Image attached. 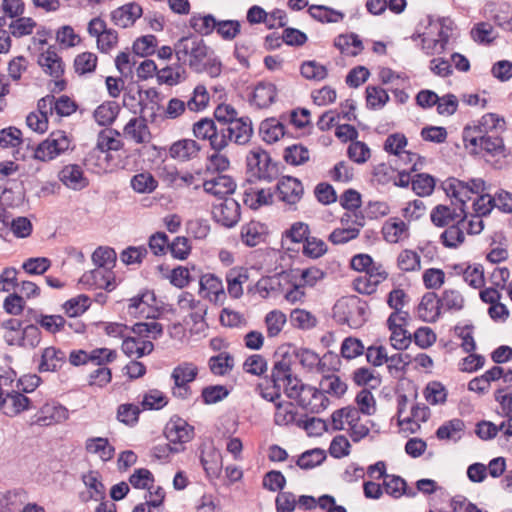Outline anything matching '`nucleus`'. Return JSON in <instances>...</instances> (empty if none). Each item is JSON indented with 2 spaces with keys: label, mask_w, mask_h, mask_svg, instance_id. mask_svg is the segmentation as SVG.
I'll return each instance as SVG.
<instances>
[{
  "label": "nucleus",
  "mask_w": 512,
  "mask_h": 512,
  "mask_svg": "<svg viewBox=\"0 0 512 512\" xmlns=\"http://www.w3.org/2000/svg\"><path fill=\"white\" fill-rule=\"evenodd\" d=\"M68 418V410L55 404H45L37 416L36 423L41 426H49L54 422H61Z\"/></svg>",
  "instance_id": "nucleus-32"
},
{
  "label": "nucleus",
  "mask_w": 512,
  "mask_h": 512,
  "mask_svg": "<svg viewBox=\"0 0 512 512\" xmlns=\"http://www.w3.org/2000/svg\"><path fill=\"white\" fill-rule=\"evenodd\" d=\"M450 200L451 206L439 204L432 209L430 219L435 226H450L457 223V221L466 219V207H462L461 203H457L453 198H450Z\"/></svg>",
  "instance_id": "nucleus-11"
},
{
  "label": "nucleus",
  "mask_w": 512,
  "mask_h": 512,
  "mask_svg": "<svg viewBox=\"0 0 512 512\" xmlns=\"http://www.w3.org/2000/svg\"><path fill=\"white\" fill-rule=\"evenodd\" d=\"M186 71L181 64H177L176 67L166 66L157 71V81L159 84H167L174 86L185 80Z\"/></svg>",
  "instance_id": "nucleus-42"
},
{
  "label": "nucleus",
  "mask_w": 512,
  "mask_h": 512,
  "mask_svg": "<svg viewBox=\"0 0 512 512\" xmlns=\"http://www.w3.org/2000/svg\"><path fill=\"white\" fill-rule=\"evenodd\" d=\"M424 397L431 405H441L447 400V389L438 381H432L424 389Z\"/></svg>",
  "instance_id": "nucleus-52"
},
{
  "label": "nucleus",
  "mask_w": 512,
  "mask_h": 512,
  "mask_svg": "<svg viewBox=\"0 0 512 512\" xmlns=\"http://www.w3.org/2000/svg\"><path fill=\"white\" fill-rule=\"evenodd\" d=\"M408 319V313H391L386 320L388 329L391 331L390 344L396 350L403 351L412 342V333L406 329Z\"/></svg>",
  "instance_id": "nucleus-10"
},
{
  "label": "nucleus",
  "mask_w": 512,
  "mask_h": 512,
  "mask_svg": "<svg viewBox=\"0 0 512 512\" xmlns=\"http://www.w3.org/2000/svg\"><path fill=\"white\" fill-rule=\"evenodd\" d=\"M311 17L321 23H336L344 18V14L324 5H311L308 9Z\"/></svg>",
  "instance_id": "nucleus-44"
},
{
  "label": "nucleus",
  "mask_w": 512,
  "mask_h": 512,
  "mask_svg": "<svg viewBox=\"0 0 512 512\" xmlns=\"http://www.w3.org/2000/svg\"><path fill=\"white\" fill-rule=\"evenodd\" d=\"M441 307L446 310L459 311L464 307V298L461 293L454 289H446L439 298Z\"/></svg>",
  "instance_id": "nucleus-60"
},
{
  "label": "nucleus",
  "mask_w": 512,
  "mask_h": 512,
  "mask_svg": "<svg viewBox=\"0 0 512 512\" xmlns=\"http://www.w3.org/2000/svg\"><path fill=\"white\" fill-rule=\"evenodd\" d=\"M120 106L115 101H107L101 104L94 111L95 121L101 126L112 124L119 114Z\"/></svg>",
  "instance_id": "nucleus-39"
},
{
  "label": "nucleus",
  "mask_w": 512,
  "mask_h": 512,
  "mask_svg": "<svg viewBox=\"0 0 512 512\" xmlns=\"http://www.w3.org/2000/svg\"><path fill=\"white\" fill-rule=\"evenodd\" d=\"M214 217L225 227H233L240 219V206L234 199H225L215 208Z\"/></svg>",
  "instance_id": "nucleus-20"
},
{
  "label": "nucleus",
  "mask_w": 512,
  "mask_h": 512,
  "mask_svg": "<svg viewBox=\"0 0 512 512\" xmlns=\"http://www.w3.org/2000/svg\"><path fill=\"white\" fill-rule=\"evenodd\" d=\"M124 133L137 143H144L150 133L145 119L132 118L124 127Z\"/></svg>",
  "instance_id": "nucleus-49"
},
{
  "label": "nucleus",
  "mask_w": 512,
  "mask_h": 512,
  "mask_svg": "<svg viewBox=\"0 0 512 512\" xmlns=\"http://www.w3.org/2000/svg\"><path fill=\"white\" fill-rule=\"evenodd\" d=\"M200 150L199 144L193 139H182L172 144L170 156L181 160H188L197 155Z\"/></svg>",
  "instance_id": "nucleus-37"
},
{
  "label": "nucleus",
  "mask_w": 512,
  "mask_h": 512,
  "mask_svg": "<svg viewBox=\"0 0 512 512\" xmlns=\"http://www.w3.org/2000/svg\"><path fill=\"white\" fill-rule=\"evenodd\" d=\"M142 7L135 3H128L111 12L112 22L121 28L132 26L142 16Z\"/></svg>",
  "instance_id": "nucleus-18"
},
{
  "label": "nucleus",
  "mask_w": 512,
  "mask_h": 512,
  "mask_svg": "<svg viewBox=\"0 0 512 512\" xmlns=\"http://www.w3.org/2000/svg\"><path fill=\"white\" fill-rule=\"evenodd\" d=\"M203 189L219 199H224L227 195L233 194L236 189V183L231 176L218 175L211 180L203 182Z\"/></svg>",
  "instance_id": "nucleus-19"
},
{
  "label": "nucleus",
  "mask_w": 512,
  "mask_h": 512,
  "mask_svg": "<svg viewBox=\"0 0 512 512\" xmlns=\"http://www.w3.org/2000/svg\"><path fill=\"white\" fill-rule=\"evenodd\" d=\"M386 494L398 499L402 496L415 497L417 492L414 488L408 487L402 477L386 473Z\"/></svg>",
  "instance_id": "nucleus-35"
},
{
  "label": "nucleus",
  "mask_w": 512,
  "mask_h": 512,
  "mask_svg": "<svg viewBox=\"0 0 512 512\" xmlns=\"http://www.w3.org/2000/svg\"><path fill=\"white\" fill-rule=\"evenodd\" d=\"M197 374L198 369L194 364L184 362L173 369L171 377L174 380L175 387H184L194 381Z\"/></svg>",
  "instance_id": "nucleus-41"
},
{
  "label": "nucleus",
  "mask_w": 512,
  "mask_h": 512,
  "mask_svg": "<svg viewBox=\"0 0 512 512\" xmlns=\"http://www.w3.org/2000/svg\"><path fill=\"white\" fill-rule=\"evenodd\" d=\"M189 23L190 27L195 32L202 36H207L216 30L218 20L212 14H207L204 16L194 14L190 18Z\"/></svg>",
  "instance_id": "nucleus-43"
},
{
  "label": "nucleus",
  "mask_w": 512,
  "mask_h": 512,
  "mask_svg": "<svg viewBox=\"0 0 512 512\" xmlns=\"http://www.w3.org/2000/svg\"><path fill=\"white\" fill-rule=\"evenodd\" d=\"M200 462L209 477H218L222 469V456L214 446H204Z\"/></svg>",
  "instance_id": "nucleus-26"
},
{
  "label": "nucleus",
  "mask_w": 512,
  "mask_h": 512,
  "mask_svg": "<svg viewBox=\"0 0 512 512\" xmlns=\"http://www.w3.org/2000/svg\"><path fill=\"white\" fill-rule=\"evenodd\" d=\"M209 102V94L203 85L194 88L193 96L187 101L186 106L190 111L198 112L203 110Z\"/></svg>",
  "instance_id": "nucleus-62"
},
{
  "label": "nucleus",
  "mask_w": 512,
  "mask_h": 512,
  "mask_svg": "<svg viewBox=\"0 0 512 512\" xmlns=\"http://www.w3.org/2000/svg\"><path fill=\"white\" fill-rule=\"evenodd\" d=\"M277 96V89L275 84L270 82H259L250 99L258 108H268L275 102Z\"/></svg>",
  "instance_id": "nucleus-27"
},
{
  "label": "nucleus",
  "mask_w": 512,
  "mask_h": 512,
  "mask_svg": "<svg viewBox=\"0 0 512 512\" xmlns=\"http://www.w3.org/2000/svg\"><path fill=\"white\" fill-rule=\"evenodd\" d=\"M440 299L434 292H427L422 296V299L417 307V314L424 322H435L440 315Z\"/></svg>",
  "instance_id": "nucleus-21"
},
{
  "label": "nucleus",
  "mask_w": 512,
  "mask_h": 512,
  "mask_svg": "<svg viewBox=\"0 0 512 512\" xmlns=\"http://www.w3.org/2000/svg\"><path fill=\"white\" fill-rule=\"evenodd\" d=\"M431 29L437 31V37H423L422 50L427 55L441 54L451 49V38L453 37L454 22L449 17H441L436 21L429 19Z\"/></svg>",
  "instance_id": "nucleus-6"
},
{
  "label": "nucleus",
  "mask_w": 512,
  "mask_h": 512,
  "mask_svg": "<svg viewBox=\"0 0 512 512\" xmlns=\"http://www.w3.org/2000/svg\"><path fill=\"white\" fill-rule=\"evenodd\" d=\"M341 356L347 360L354 359L364 353V345L355 337H347L341 344Z\"/></svg>",
  "instance_id": "nucleus-61"
},
{
  "label": "nucleus",
  "mask_w": 512,
  "mask_h": 512,
  "mask_svg": "<svg viewBox=\"0 0 512 512\" xmlns=\"http://www.w3.org/2000/svg\"><path fill=\"white\" fill-rule=\"evenodd\" d=\"M175 55L179 62L186 63L196 73H200L202 64L213 55V51L206 45L203 39L197 36H185L174 45Z\"/></svg>",
  "instance_id": "nucleus-4"
},
{
  "label": "nucleus",
  "mask_w": 512,
  "mask_h": 512,
  "mask_svg": "<svg viewBox=\"0 0 512 512\" xmlns=\"http://www.w3.org/2000/svg\"><path fill=\"white\" fill-rule=\"evenodd\" d=\"M200 289L207 291L209 295H213L214 297H210V300L215 304L223 305L226 299V294L224 291L222 280L214 274H205L202 275L199 281Z\"/></svg>",
  "instance_id": "nucleus-28"
},
{
  "label": "nucleus",
  "mask_w": 512,
  "mask_h": 512,
  "mask_svg": "<svg viewBox=\"0 0 512 512\" xmlns=\"http://www.w3.org/2000/svg\"><path fill=\"white\" fill-rule=\"evenodd\" d=\"M463 141L465 147L472 154H486L496 157H506V147L503 139L496 133H489L481 127L466 126L463 130Z\"/></svg>",
  "instance_id": "nucleus-3"
},
{
  "label": "nucleus",
  "mask_w": 512,
  "mask_h": 512,
  "mask_svg": "<svg viewBox=\"0 0 512 512\" xmlns=\"http://www.w3.org/2000/svg\"><path fill=\"white\" fill-rule=\"evenodd\" d=\"M97 56L92 52H83L74 59V69L79 75L92 73L97 66Z\"/></svg>",
  "instance_id": "nucleus-56"
},
{
  "label": "nucleus",
  "mask_w": 512,
  "mask_h": 512,
  "mask_svg": "<svg viewBox=\"0 0 512 512\" xmlns=\"http://www.w3.org/2000/svg\"><path fill=\"white\" fill-rule=\"evenodd\" d=\"M193 134L198 139L209 140L214 151H222L229 144L225 135L220 134L215 121L207 117L193 124Z\"/></svg>",
  "instance_id": "nucleus-12"
},
{
  "label": "nucleus",
  "mask_w": 512,
  "mask_h": 512,
  "mask_svg": "<svg viewBox=\"0 0 512 512\" xmlns=\"http://www.w3.org/2000/svg\"><path fill=\"white\" fill-rule=\"evenodd\" d=\"M464 430V421L459 418H453L439 426L435 435L439 440H451L453 442H457L462 438Z\"/></svg>",
  "instance_id": "nucleus-31"
},
{
  "label": "nucleus",
  "mask_w": 512,
  "mask_h": 512,
  "mask_svg": "<svg viewBox=\"0 0 512 512\" xmlns=\"http://www.w3.org/2000/svg\"><path fill=\"white\" fill-rule=\"evenodd\" d=\"M366 304L357 296L342 297L333 306V318L350 328H359L365 322Z\"/></svg>",
  "instance_id": "nucleus-5"
},
{
  "label": "nucleus",
  "mask_w": 512,
  "mask_h": 512,
  "mask_svg": "<svg viewBox=\"0 0 512 512\" xmlns=\"http://www.w3.org/2000/svg\"><path fill=\"white\" fill-rule=\"evenodd\" d=\"M301 75L308 80H323L327 77V69L325 66L316 61H306L300 67Z\"/></svg>",
  "instance_id": "nucleus-59"
},
{
  "label": "nucleus",
  "mask_w": 512,
  "mask_h": 512,
  "mask_svg": "<svg viewBox=\"0 0 512 512\" xmlns=\"http://www.w3.org/2000/svg\"><path fill=\"white\" fill-rule=\"evenodd\" d=\"M319 386L325 395L329 394L336 398L342 397L347 391V384L336 374L324 375Z\"/></svg>",
  "instance_id": "nucleus-40"
},
{
  "label": "nucleus",
  "mask_w": 512,
  "mask_h": 512,
  "mask_svg": "<svg viewBox=\"0 0 512 512\" xmlns=\"http://www.w3.org/2000/svg\"><path fill=\"white\" fill-rule=\"evenodd\" d=\"M30 399L19 391H12L3 395L0 392V409L2 412L13 417L29 408Z\"/></svg>",
  "instance_id": "nucleus-16"
},
{
  "label": "nucleus",
  "mask_w": 512,
  "mask_h": 512,
  "mask_svg": "<svg viewBox=\"0 0 512 512\" xmlns=\"http://www.w3.org/2000/svg\"><path fill=\"white\" fill-rule=\"evenodd\" d=\"M443 191L448 198H453L462 207H466L468 200L473 195L480 196L485 190V182L480 178L471 179L469 182H463L455 177H449L441 184Z\"/></svg>",
  "instance_id": "nucleus-7"
},
{
  "label": "nucleus",
  "mask_w": 512,
  "mask_h": 512,
  "mask_svg": "<svg viewBox=\"0 0 512 512\" xmlns=\"http://www.w3.org/2000/svg\"><path fill=\"white\" fill-rule=\"evenodd\" d=\"M214 118L220 134L225 135L229 142L245 145L250 141L253 135L251 119L238 118V112L233 106L219 104L214 110Z\"/></svg>",
  "instance_id": "nucleus-1"
},
{
  "label": "nucleus",
  "mask_w": 512,
  "mask_h": 512,
  "mask_svg": "<svg viewBox=\"0 0 512 512\" xmlns=\"http://www.w3.org/2000/svg\"><path fill=\"white\" fill-rule=\"evenodd\" d=\"M119 132L113 129L102 130L99 132L97 137L96 148L101 152L118 151L122 148V142L115 136H118Z\"/></svg>",
  "instance_id": "nucleus-47"
},
{
  "label": "nucleus",
  "mask_w": 512,
  "mask_h": 512,
  "mask_svg": "<svg viewBox=\"0 0 512 512\" xmlns=\"http://www.w3.org/2000/svg\"><path fill=\"white\" fill-rule=\"evenodd\" d=\"M284 393L289 399H293L297 402V405H300V401L304 396L305 389L308 384H304L300 379L296 376L290 377L285 381Z\"/></svg>",
  "instance_id": "nucleus-63"
},
{
  "label": "nucleus",
  "mask_w": 512,
  "mask_h": 512,
  "mask_svg": "<svg viewBox=\"0 0 512 512\" xmlns=\"http://www.w3.org/2000/svg\"><path fill=\"white\" fill-rule=\"evenodd\" d=\"M154 349V345L151 341H143L141 346L138 345V341L134 337H126L122 343V350L127 356L136 354L137 357H142L146 354H150Z\"/></svg>",
  "instance_id": "nucleus-54"
},
{
  "label": "nucleus",
  "mask_w": 512,
  "mask_h": 512,
  "mask_svg": "<svg viewBox=\"0 0 512 512\" xmlns=\"http://www.w3.org/2000/svg\"><path fill=\"white\" fill-rule=\"evenodd\" d=\"M117 259L116 252L110 247H98L92 254V261L94 265L109 271L115 266Z\"/></svg>",
  "instance_id": "nucleus-48"
},
{
  "label": "nucleus",
  "mask_w": 512,
  "mask_h": 512,
  "mask_svg": "<svg viewBox=\"0 0 512 512\" xmlns=\"http://www.w3.org/2000/svg\"><path fill=\"white\" fill-rule=\"evenodd\" d=\"M384 280V275L378 270L366 271L364 275L357 277L354 282V288L361 294H372L377 290L378 285Z\"/></svg>",
  "instance_id": "nucleus-30"
},
{
  "label": "nucleus",
  "mask_w": 512,
  "mask_h": 512,
  "mask_svg": "<svg viewBox=\"0 0 512 512\" xmlns=\"http://www.w3.org/2000/svg\"><path fill=\"white\" fill-rule=\"evenodd\" d=\"M409 237L408 225L398 219H393V222L386 223V242L398 243L404 241Z\"/></svg>",
  "instance_id": "nucleus-53"
},
{
  "label": "nucleus",
  "mask_w": 512,
  "mask_h": 512,
  "mask_svg": "<svg viewBox=\"0 0 512 512\" xmlns=\"http://www.w3.org/2000/svg\"><path fill=\"white\" fill-rule=\"evenodd\" d=\"M283 158L287 164L299 166L309 161V150L301 144H293L285 148Z\"/></svg>",
  "instance_id": "nucleus-51"
},
{
  "label": "nucleus",
  "mask_w": 512,
  "mask_h": 512,
  "mask_svg": "<svg viewBox=\"0 0 512 512\" xmlns=\"http://www.w3.org/2000/svg\"><path fill=\"white\" fill-rule=\"evenodd\" d=\"M259 133L263 141L271 144L285 135V126L276 118H267L260 123Z\"/></svg>",
  "instance_id": "nucleus-34"
},
{
  "label": "nucleus",
  "mask_w": 512,
  "mask_h": 512,
  "mask_svg": "<svg viewBox=\"0 0 512 512\" xmlns=\"http://www.w3.org/2000/svg\"><path fill=\"white\" fill-rule=\"evenodd\" d=\"M249 279L245 268H232L226 274L227 291L230 297L239 299L243 295L242 285Z\"/></svg>",
  "instance_id": "nucleus-29"
},
{
  "label": "nucleus",
  "mask_w": 512,
  "mask_h": 512,
  "mask_svg": "<svg viewBox=\"0 0 512 512\" xmlns=\"http://www.w3.org/2000/svg\"><path fill=\"white\" fill-rule=\"evenodd\" d=\"M90 306V298L84 294L67 300L63 309L68 317H77L83 314Z\"/></svg>",
  "instance_id": "nucleus-55"
},
{
  "label": "nucleus",
  "mask_w": 512,
  "mask_h": 512,
  "mask_svg": "<svg viewBox=\"0 0 512 512\" xmlns=\"http://www.w3.org/2000/svg\"><path fill=\"white\" fill-rule=\"evenodd\" d=\"M79 282L90 288L105 289L107 291H112L115 288L113 272L99 267L85 272Z\"/></svg>",
  "instance_id": "nucleus-13"
},
{
  "label": "nucleus",
  "mask_w": 512,
  "mask_h": 512,
  "mask_svg": "<svg viewBox=\"0 0 512 512\" xmlns=\"http://www.w3.org/2000/svg\"><path fill=\"white\" fill-rule=\"evenodd\" d=\"M325 459V451L320 448H314L303 452L297 458L296 465L303 470H309L322 464Z\"/></svg>",
  "instance_id": "nucleus-45"
},
{
  "label": "nucleus",
  "mask_w": 512,
  "mask_h": 512,
  "mask_svg": "<svg viewBox=\"0 0 512 512\" xmlns=\"http://www.w3.org/2000/svg\"><path fill=\"white\" fill-rule=\"evenodd\" d=\"M466 226V219L463 221H457L445 229L440 239L442 244L446 248L455 249L459 247L465 240L464 227Z\"/></svg>",
  "instance_id": "nucleus-33"
},
{
  "label": "nucleus",
  "mask_w": 512,
  "mask_h": 512,
  "mask_svg": "<svg viewBox=\"0 0 512 512\" xmlns=\"http://www.w3.org/2000/svg\"><path fill=\"white\" fill-rule=\"evenodd\" d=\"M131 186L138 193H151L157 188V181L150 173H139L132 177Z\"/></svg>",
  "instance_id": "nucleus-58"
},
{
  "label": "nucleus",
  "mask_w": 512,
  "mask_h": 512,
  "mask_svg": "<svg viewBox=\"0 0 512 512\" xmlns=\"http://www.w3.org/2000/svg\"><path fill=\"white\" fill-rule=\"evenodd\" d=\"M27 312L34 314L35 322L51 334L60 332L67 324L65 318L61 315L36 314L33 309H28Z\"/></svg>",
  "instance_id": "nucleus-38"
},
{
  "label": "nucleus",
  "mask_w": 512,
  "mask_h": 512,
  "mask_svg": "<svg viewBox=\"0 0 512 512\" xmlns=\"http://www.w3.org/2000/svg\"><path fill=\"white\" fill-rule=\"evenodd\" d=\"M233 367L234 359L227 352L219 353L209 359V368L215 375L223 376L232 370Z\"/></svg>",
  "instance_id": "nucleus-50"
},
{
  "label": "nucleus",
  "mask_w": 512,
  "mask_h": 512,
  "mask_svg": "<svg viewBox=\"0 0 512 512\" xmlns=\"http://www.w3.org/2000/svg\"><path fill=\"white\" fill-rule=\"evenodd\" d=\"M38 64L46 74L55 79H59L64 74V63L54 47H49L39 55Z\"/></svg>",
  "instance_id": "nucleus-22"
},
{
  "label": "nucleus",
  "mask_w": 512,
  "mask_h": 512,
  "mask_svg": "<svg viewBox=\"0 0 512 512\" xmlns=\"http://www.w3.org/2000/svg\"><path fill=\"white\" fill-rule=\"evenodd\" d=\"M277 190L280 194V199L288 204L299 202L304 193L301 181L292 176L282 177L277 184Z\"/></svg>",
  "instance_id": "nucleus-17"
},
{
  "label": "nucleus",
  "mask_w": 512,
  "mask_h": 512,
  "mask_svg": "<svg viewBox=\"0 0 512 512\" xmlns=\"http://www.w3.org/2000/svg\"><path fill=\"white\" fill-rule=\"evenodd\" d=\"M435 178L427 173H418L412 177V190L420 197L429 196L435 188Z\"/></svg>",
  "instance_id": "nucleus-46"
},
{
  "label": "nucleus",
  "mask_w": 512,
  "mask_h": 512,
  "mask_svg": "<svg viewBox=\"0 0 512 512\" xmlns=\"http://www.w3.org/2000/svg\"><path fill=\"white\" fill-rule=\"evenodd\" d=\"M229 395V390L223 385H211L202 389L201 397L205 404H215Z\"/></svg>",
  "instance_id": "nucleus-64"
},
{
  "label": "nucleus",
  "mask_w": 512,
  "mask_h": 512,
  "mask_svg": "<svg viewBox=\"0 0 512 512\" xmlns=\"http://www.w3.org/2000/svg\"><path fill=\"white\" fill-rule=\"evenodd\" d=\"M295 356L301 363L303 367L312 369L314 367L318 368V371L325 372L326 369V361L330 359H337L338 356L333 352H327L322 359L319 358L318 354L314 351L306 348H301L295 351Z\"/></svg>",
  "instance_id": "nucleus-25"
},
{
  "label": "nucleus",
  "mask_w": 512,
  "mask_h": 512,
  "mask_svg": "<svg viewBox=\"0 0 512 512\" xmlns=\"http://www.w3.org/2000/svg\"><path fill=\"white\" fill-rule=\"evenodd\" d=\"M66 361V354L54 346L46 347L41 354L39 372H56Z\"/></svg>",
  "instance_id": "nucleus-24"
},
{
  "label": "nucleus",
  "mask_w": 512,
  "mask_h": 512,
  "mask_svg": "<svg viewBox=\"0 0 512 512\" xmlns=\"http://www.w3.org/2000/svg\"><path fill=\"white\" fill-rule=\"evenodd\" d=\"M386 103L390 100L388 92L391 93L392 99L398 104H404L409 95L405 92V89L409 86V80L407 77L396 74L391 69H386Z\"/></svg>",
  "instance_id": "nucleus-14"
},
{
  "label": "nucleus",
  "mask_w": 512,
  "mask_h": 512,
  "mask_svg": "<svg viewBox=\"0 0 512 512\" xmlns=\"http://www.w3.org/2000/svg\"><path fill=\"white\" fill-rule=\"evenodd\" d=\"M290 322L296 328L308 330L316 326L317 319L306 310L294 309L290 314Z\"/></svg>",
  "instance_id": "nucleus-57"
},
{
  "label": "nucleus",
  "mask_w": 512,
  "mask_h": 512,
  "mask_svg": "<svg viewBox=\"0 0 512 512\" xmlns=\"http://www.w3.org/2000/svg\"><path fill=\"white\" fill-rule=\"evenodd\" d=\"M60 181L70 189L82 190L88 186V180L84 177L82 168L77 164H69L59 172Z\"/></svg>",
  "instance_id": "nucleus-23"
},
{
  "label": "nucleus",
  "mask_w": 512,
  "mask_h": 512,
  "mask_svg": "<svg viewBox=\"0 0 512 512\" xmlns=\"http://www.w3.org/2000/svg\"><path fill=\"white\" fill-rule=\"evenodd\" d=\"M247 170L258 180L272 182L279 175L278 163L262 148L251 150L246 157Z\"/></svg>",
  "instance_id": "nucleus-8"
},
{
  "label": "nucleus",
  "mask_w": 512,
  "mask_h": 512,
  "mask_svg": "<svg viewBox=\"0 0 512 512\" xmlns=\"http://www.w3.org/2000/svg\"><path fill=\"white\" fill-rule=\"evenodd\" d=\"M85 449L88 453L98 454L103 461L111 460L115 454V448L110 445L107 438L103 437L88 438Z\"/></svg>",
  "instance_id": "nucleus-36"
},
{
  "label": "nucleus",
  "mask_w": 512,
  "mask_h": 512,
  "mask_svg": "<svg viewBox=\"0 0 512 512\" xmlns=\"http://www.w3.org/2000/svg\"><path fill=\"white\" fill-rule=\"evenodd\" d=\"M70 143L71 140L66 132L62 130L54 131L34 149V158L40 161L52 160L67 151Z\"/></svg>",
  "instance_id": "nucleus-9"
},
{
  "label": "nucleus",
  "mask_w": 512,
  "mask_h": 512,
  "mask_svg": "<svg viewBox=\"0 0 512 512\" xmlns=\"http://www.w3.org/2000/svg\"><path fill=\"white\" fill-rule=\"evenodd\" d=\"M407 138L402 133H393L386 138V153H388V164L391 169L397 170L398 175L394 180V185L399 187H408L412 181L409 172L402 169L403 166L412 164V171H416L415 159L419 156L415 153L405 150Z\"/></svg>",
  "instance_id": "nucleus-2"
},
{
  "label": "nucleus",
  "mask_w": 512,
  "mask_h": 512,
  "mask_svg": "<svg viewBox=\"0 0 512 512\" xmlns=\"http://www.w3.org/2000/svg\"><path fill=\"white\" fill-rule=\"evenodd\" d=\"M330 404L328 397L324 394L321 388L308 385L305 389L304 396L300 401L299 407L309 411L312 414H319L323 412Z\"/></svg>",
  "instance_id": "nucleus-15"
}]
</instances>
